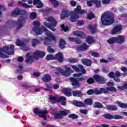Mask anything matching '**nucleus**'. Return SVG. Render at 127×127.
<instances>
[{
	"label": "nucleus",
	"mask_w": 127,
	"mask_h": 127,
	"mask_svg": "<svg viewBox=\"0 0 127 127\" xmlns=\"http://www.w3.org/2000/svg\"><path fill=\"white\" fill-rule=\"evenodd\" d=\"M33 112L35 115H38L39 117L41 116V115H48V111L47 110H41L38 108H34Z\"/></svg>",
	"instance_id": "nucleus-12"
},
{
	"label": "nucleus",
	"mask_w": 127,
	"mask_h": 127,
	"mask_svg": "<svg viewBox=\"0 0 127 127\" xmlns=\"http://www.w3.org/2000/svg\"><path fill=\"white\" fill-rule=\"evenodd\" d=\"M122 29V25H117L115 27H114L113 29L112 30L111 34H117V33H121Z\"/></svg>",
	"instance_id": "nucleus-13"
},
{
	"label": "nucleus",
	"mask_w": 127,
	"mask_h": 127,
	"mask_svg": "<svg viewBox=\"0 0 127 127\" xmlns=\"http://www.w3.org/2000/svg\"><path fill=\"white\" fill-rule=\"evenodd\" d=\"M33 4L34 5H37L38 8H41L43 6V4L40 0H34Z\"/></svg>",
	"instance_id": "nucleus-19"
},
{
	"label": "nucleus",
	"mask_w": 127,
	"mask_h": 127,
	"mask_svg": "<svg viewBox=\"0 0 127 127\" xmlns=\"http://www.w3.org/2000/svg\"><path fill=\"white\" fill-rule=\"evenodd\" d=\"M84 94L80 90L72 91V95L73 97H82Z\"/></svg>",
	"instance_id": "nucleus-23"
},
{
	"label": "nucleus",
	"mask_w": 127,
	"mask_h": 127,
	"mask_svg": "<svg viewBox=\"0 0 127 127\" xmlns=\"http://www.w3.org/2000/svg\"><path fill=\"white\" fill-rule=\"evenodd\" d=\"M117 104L120 108H122V109H127V103L125 104L122 103L121 101H117Z\"/></svg>",
	"instance_id": "nucleus-31"
},
{
	"label": "nucleus",
	"mask_w": 127,
	"mask_h": 127,
	"mask_svg": "<svg viewBox=\"0 0 127 127\" xmlns=\"http://www.w3.org/2000/svg\"><path fill=\"white\" fill-rule=\"evenodd\" d=\"M33 25L34 26L33 30L34 32H35L37 35H40L41 34H42V33L43 32V31H44L46 36L49 37H46L45 38V40H47V41H45L44 42L45 45H49L50 40H53L55 42V36L53 35L51 32L48 31V29H47V28H46L44 26H43L42 28H39V26H40V23L39 22V21H34L33 22Z\"/></svg>",
	"instance_id": "nucleus-1"
},
{
	"label": "nucleus",
	"mask_w": 127,
	"mask_h": 127,
	"mask_svg": "<svg viewBox=\"0 0 127 127\" xmlns=\"http://www.w3.org/2000/svg\"><path fill=\"white\" fill-rule=\"evenodd\" d=\"M107 42L109 44H114V43H117V38L116 37H112L107 40Z\"/></svg>",
	"instance_id": "nucleus-30"
},
{
	"label": "nucleus",
	"mask_w": 127,
	"mask_h": 127,
	"mask_svg": "<svg viewBox=\"0 0 127 127\" xmlns=\"http://www.w3.org/2000/svg\"><path fill=\"white\" fill-rule=\"evenodd\" d=\"M81 62L82 64L86 65V66H91V64H92L91 60L88 59H83L81 60Z\"/></svg>",
	"instance_id": "nucleus-21"
},
{
	"label": "nucleus",
	"mask_w": 127,
	"mask_h": 127,
	"mask_svg": "<svg viewBox=\"0 0 127 127\" xmlns=\"http://www.w3.org/2000/svg\"><path fill=\"white\" fill-rule=\"evenodd\" d=\"M18 4L21 5V6H23V7H24L25 8H30V7H31V5L22 2L21 1H18Z\"/></svg>",
	"instance_id": "nucleus-28"
},
{
	"label": "nucleus",
	"mask_w": 127,
	"mask_h": 127,
	"mask_svg": "<svg viewBox=\"0 0 127 127\" xmlns=\"http://www.w3.org/2000/svg\"><path fill=\"white\" fill-rule=\"evenodd\" d=\"M68 118L75 120L76 119H78L79 118V116L75 114H71L68 115Z\"/></svg>",
	"instance_id": "nucleus-39"
},
{
	"label": "nucleus",
	"mask_w": 127,
	"mask_h": 127,
	"mask_svg": "<svg viewBox=\"0 0 127 127\" xmlns=\"http://www.w3.org/2000/svg\"><path fill=\"white\" fill-rule=\"evenodd\" d=\"M47 21H49V22H51V24H50L47 22H44V24L49 28V29H51L52 31H56V29L54 28V27H56L57 25V21H56V20L54 19V17L52 16L48 17L46 18Z\"/></svg>",
	"instance_id": "nucleus-6"
},
{
	"label": "nucleus",
	"mask_w": 127,
	"mask_h": 127,
	"mask_svg": "<svg viewBox=\"0 0 127 127\" xmlns=\"http://www.w3.org/2000/svg\"><path fill=\"white\" fill-rule=\"evenodd\" d=\"M7 23H8V24H10V27L12 28V26H13V25H15V24H16V22L12 21H8V22H7Z\"/></svg>",
	"instance_id": "nucleus-49"
},
{
	"label": "nucleus",
	"mask_w": 127,
	"mask_h": 127,
	"mask_svg": "<svg viewBox=\"0 0 127 127\" xmlns=\"http://www.w3.org/2000/svg\"><path fill=\"white\" fill-rule=\"evenodd\" d=\"M115 75L116 77H122V73L120 72V71H116Z\"/></svg>",
	"instance_id": "nucleus-62"
},
{
	"label": "nucleus",
	"mask_w": 127,
	"mask_h": 127,
	"mask_svg": "<svg viewBox=\"0 0 127 127\" xmlns=\"http://www.w3.org/2000/svg\"><path fill=\"white\" fill-rule=\"evenodd\" d=\"M86 42L88 44H92L93 43H95L96 42V40L93 38V37L91 36H89L86 38Z\"/></svg>",
	"instance_id": "nucleus-20"
},
{
	"label": "nucleus",
	"mask_w": 127,
	"mask_h": 127,
	"mask_svg": "<svg viewBox=\"0 0 127 127\" xmlns=\"http://www.w3.org/2000/svg\"><path fill=\"white\" fill-rule=\"evenodd\" d=\"M45 56V53L39 51H36L33 54L29 52L26 55V59L25 60L26 63H29L31 64L32 62H34V60L37 61L39 60V58H43Z\"/></svg>",
	"instance_id": "nucleus-2"
},
{
	"label": "nucleus",
	"mask_w": 127,
	"mask_h": 127,
	"mask_svg": "<svg viewBox=\"0 0 127 127\" xmlns=\"http://www.w3.org/2000/svg\"><path fill=\"white\" fill-rule=\"evenodd\" d=\"M62 101H66V97L64 96H62L59 98V100L57 101L58 103H60Z\"/></svg>",
	"instance_id": "nucleus-57"
},
{
	"label": "nucleus",
	"mask_w": 127,
	"mask_h": 127,
	"mask_svg": "<svg viewBox=\"0 0 127 127\" xmlns=\"http://www.w3.org/2000/svg\"><path fill=\"white\" fill-rule=\"evenodd\" d=\"M81 10V6L80 5H78L77 6L76 8H75L74 9V12H75V13H76V12H77V13H78V12Z\"/></svg>",
	"instance_id": "nucleus-52"
},
{
	"label": "nucleus",
	"mask_w": 127,
	"mask_h": 127,
	"mask_svg": "<svg viewBox=\"0 0 127 127\" xmlns=\"http://www.w3.org/2000/svg\"><path fill=\"white\" fill-rule=\"evenodd\" d=\"M94 95H100L102 94V91H101V90L98 89V88H95L94 90Z\"/></svg>",
	"instance_id": "nucleus-46"
},
{
	"label": "nucleus",
	"mask_w": 127,
	"mask_h": 127,
	"mask_svg": "<svg viewBox=\"0 0 127 127\" xmlns=\"http://www.w3.org/2000/svg\"><path fill=\"white\" fill-rule=\"evenodd\" d=\"M70 4L71 6L74 7L77 5V2L74 0H70Z\"/></svg>",
	"instance_id": "nucleus-56"
},
{
	"label": "nucleus",
	"mask_w": 127,
	"mask_h": 127,
	"mask_svg": "<svg viewBox=\"0 0 127 127\" xmlns=\"http://www.w3.org/2000/svg\"><path fill=\"white\" fill-rule=\"evenodd\" d=\"M108 76L110 78H114L115 77V73H114L113 71H111L108 74Z\"/></svg>",
	"instance_id": "nucleus-63"
},
{
	"label": "nucleus",
	"mask_w": 127,
	"mask_h": 127,
	"mask_svg": "<svg viewBox=\"0 0 127 127\" xmlns=\"http://www.w3.org/2000/svg\"><path fill=\"white\" fill-rule=\"evenodd\" d=\"M45 115L47 114H41V115H39V117L43 119L44 121H47V116Z\"/></svg>",
	"instance_id": "nucleus-53"
},
{
	"label": "nucleus",
	"mask_w": 127,
	"mask_h": 127,
	"mask_svg": "<svg viewBox=\"0 0 127 127\" xmlns=\"http://www.w3.org/2000/svg\"><path fill=\"white\" fill-rule=\"evenodd\" d=\"M46 86L47 87L46 91H50V89H51V88H53V85L51 83H46Z\"/></svg>",
	"instance_id": "nucleus-45"
},
{
	"label": "nucleus",
	"mask_w": 127,
	"mask_h": 127,
	"mask_svg": "<svg viewBox=\"0 0 127 127\" xmlns=\"http://www.w3.org/2000/svg\"><path fill=\"white\" fill-rule=\"evenodd\" d=\"M93 78L94 80H104L105 79L104 78V77L100 76V75L98 74L94 75Z\"/></svg>",
	"instance_id": "nucleus-38"
},
{
	"label": "nucleus",
	"mask_w": 127,
	"mask_h": 127,
	"mask_svg": "<svg viewBox=\"0 0 127 127\" xmlns=\"http://www.w3.org/2000/svg\"><path fill=\"white\" fill-rule=\"evenodd\" d=\"M61 27H62V30H64L66 32V31H69V28L67 26H65L64 24L61 25Z\"/></svg>",
	"instance_id": "nucleus-48"
},
{
	"label": "nucleus",
	"mask_w": 127,
	"mask_h": 127,
	"mask_svg": "<svg viewBox=\"0 0 127 127\" xmlns=\"http://www.w3.org/2000/svg\"><path fill=\"white\" fill-rule=\"evenodd\" d=\"M78 67L81 69L82 73L83 74H86V70H85V68H84V66H83L82 64L78 65Z\"/></svg>",
	"instance_id": "nucleus-50"
},
{
	"label": "nucleus",
	"mask_w": 127,
	"mask_h": 127,
	"mask_svg": "<svg viewBox=\"0 0 127 127\" xmlns=\"http://www.w3.org/2000/svg\"><path fill=\"white\" fill-rule=\"evenodd\" d=\"M43 80H51V76L49 74H45L43 77Z\"/></svg>",
	"instance_id": "nucleus-44"
},
{
	"label": "nucleus",
	"mask_w": 127,
	"mask_h": 127,
	"mask_svg": "<svg viewBox=\"0 0 127 127\" xmlns=\"http://www.w3.org/2000/svg\"><path fill=\"white\" fill-rule=\"evenodd\" d=\"M93 108H95L96 109H103V108H104V106L101 103V102L96 101L94 102Z\"/></svg>",
	"instance_id": "nucleus-27"
},
{
	"label": "nucleus",
	"mask_w": 127,
	"mask_h": 127,
	"mask_svg": "<svg viewBox=\"0 0 127 127\" xmlns=\"http://www.w3.org/2000/svg\"><path fill=\"white\" fill-rule=\"evenodd\" d=\"M102 94L104 93V94H109V92H114L117 93V89L113 86H108L106 87V89L101 88L100 89Z\"/></svg>",
	"instance_id": "nucleus-11"
},
{
	"label": "nucleus",
	"mask_w": 127,
	"mask_h": 127,
	"mask_svg": "<svg viewBox=\"0 0 127 127\" xmlns=\"http://www.w3.org/2000/svg\"><path fill=\"white\" fill-rule=\"evenodd\" d=\"M88 28L91 30L92 34H94L97 31V26L96 25H90Z\"/></svg>",
	"instance_id": "nucleus-26"
},
{
	"label": "nucleus",
	"mask_w": 127,
	"mask_h": 127,
	"mask_svg": "<svg viewBox=\"0 0 127 127\" xmlns=\"http://www.w3.org/2000/svg\"><path fill=\"white\" fill-rule=\"evenodd\" d=\"M37 16V14H36V13L33 12L30 14V18H31V19H35Z\"/></svg>",
	"instance_id": "nucleus-42"
},
{
	"label": "nucleus",
	"mask_w": 127,
	"mask_h": 127,
	"mask_svg": "<svg viewBox=\"0 0 127 127\" xmlns=\"http://www.w3.org/2000/svg\"><path fill=\"white\" fill-rule=\"evenodd\" d=\"M25 20V18L23 17H20V18L18 20V23H23Z\"/></svg>",
	"instance_id": "nucleus-51"
},
{
	"label": "nucleus",
	"mask_w": 127,
	"mask_h": 127,
	"mask_svg": "<svg viewBox=\"0 0 127 127\" xmlns=\"http://www.w3.org/2000/svg\"><path fill=\"white\" fill-rule=\"evenodd\" d=\"M72 105H74L75 107H84L85 106L84 103L77 100L73 101L72 102Z\"/></svg>",
	"instance_id": "nucleus-25"
},
{
	"label": "nucleus",
	"mask_w": 127,
	"mask_h": 127,
	"mask_svg": "<svg viewBox=\"0 0 127 127\" xmlns=\"http://www.w3.org/2000/svg\"><path fill=\"white\" fill-rule=\"evenodd\" d=\"M32 45L33 46H36L37 44H40V41L39 40L36 39H33V41L32 42Z\"/></svg>",
	"instance_id": "nucleus-35"
},
{
	"label": "nucleus",
	"mask_w": 127,
	"mask_h": 127,
	"mask_svg": "<svg viewBox=\"0 0 127 127\" xmlns=\"http://www.w3.org/2000/svg\"><path fill=\"white\" fill-rule=\"evenodd\" d=\"M101 23L103 25H111L114 23V14L111 12H106L101 16Z\"/></svg>",
	"instance_id": "nucleus-3"
},
{
	"label": "nucleus",
	"mask_w": 127,
	"mask_h": 127,
	"mask_svg": "<svg viewBox=\"0 0 127 127\" xmlns=\"http://www.w3.org/2000/svg\"><path fill=\"white\" fill-rule=\"evenodd\" d=\"M72 85L73 87L76 89V88H79L80 87V83L79 80H71Z\"/></svg>",
	"instance_id": "nucleus-22"
},
{
	"label": "nucleus",
	"mask_w": 127,
	"mask_h": 127,
	"mask_svg": "<svg viewBox=\"0 0 127 127\" xmlns=\"http://www.w3.org/2000/svg\"><path fill=\"white\" fill-rule=\"evenodd\" d=\"M70 15H71L70 20L71 22L77 21L79 17L78 14L75 12L71 11L70 13L69 10L64 9L63 10L62 13L61 14V19H65V18L69 17Z\"/></svg>",
	"instance_id": "nucleus-4"
},
{
	"label": "nucleus",
	"mask_w": 127,
	"mask_h": 127,
	"mask_svg": "<svg viewBox=\"0 0 127 127\" xmlns=\"http://www.w3.org/2000/svg\"><path fill=\"white\" fill-rule=\"evenodd\" d=\"M47 50H48V52H49V53H55V50H54V49H53L51 48H50L49 47H48Z\"/></svg>",
	"instance_id": "nucleus-54"
},
{
	"label": "nucleus",
	"mask_w": 127,
	"mask_h": 127,
	"mask_svg": "<svg viewBox=\"0 0 127 127\" xmlns=\"http://www.w3.org/2000/svg\"><path fill=\"white\" fill-rule=\"evenodd\" d=\"M6 53L8 55H12L14 53V46L10 45V48L9 46H6L2 49H0V57L1 58H8V56H5L3 53Z\"/></svg>",
	"instance_id": "nucleus-5"
},
{
	"label": "nucleus",
	"mask_w": 127,
	"mask_h": 127,
	"mask_svg": "<svg viewBox=\"0 0 127 127\" xmlns=\"http://www.w3.org/2000/svg\"><path fill=\"white\" fill-rule=\"evenodd\" d=\"M84 103L88 106H91V105H93V100L90 98H86L84 100Z\"/></svg>",
	"instance_id": "nucleus-29"
},
{
	"label": "nucleus",
	"mask_w": 127,
	"mask_h": 127,
	"mask_svg": "<svg viewBox=\"0 0 127 127\" xmlns=\"http://www.w3.org/2000/svg\"><path fill=\"white\" fill-rule=\"evenodd\" d=\"M93 3H94L93 0H88L87 2V4L88 6H92V5H93Z\"/></svg>",
	"instance_id": "nucleus-58"
},
{
	"label": "nucleus",
	"mask_w": 127,
	"mask_h": 127,
	"mask_svg": "<svg viewBox=\"0 0 127 127\" xmlns=\"http://www.w3.org/2000/svg\"><path fill=\"white\" fill-rule=\"evenodd\" d=\"M46 59L47 61H50V60H55V57L53 55H48L46 57Z\"/></svg>",
	"instance_id": "nucleus-34"
},
{
	"label": "nucleus",
	"mask_w": 127,
	"mask_h": 127,
	"mask_svg": "<svg viewBox=\"0 0 127 127\" xmlns=\"http://www.w3.org/2000/svg\"><path fill=\"white\" fill-rule=\"evenodd\" d=\"M88 49V45L86 43H84L82 46L77 48V50L79 51H85Z\"/></svg>",
	"instance_id": "nucleus-24"
},
{
	"label": "nucleus",
	"mask_w": 127,
	"mask_h": 127,
	"mask_svg": "<svg viewBox=\"0 0 127 127\" xmlns=\"http://www.w3.org/2000/svg\"><path fill=\"white\" fill-rule=\"evenodd\" d=\"M96 82L99 85H104V84H106V80H96Z\"/></svg>",
	"instance_id": "nucleus-47"
},
{
	"label": "nucleus",
	"mask_w": 127,
	"mask_h": 127,
	"mask_svg": "<svg viewBox=\"0 0 127 127\" xmlns=\"http://www.w3.org/2000/svg\"><path fill=\"white\" fill-rule=\"evenodd\" d=\"M55 60H58L60 63H62L64 61V58L63 57V54L62 53H59L57 54L55 56Z\"/></svg>",
	"instance_id": "nucleus-14"
},
{
	"label": "nucleus",
	"mask_w": 127,
	"mask_h": 127,
	"mask_svg": "<svg viewBox=\"0 0 127 127\" xmlns=\"http://www.w3.org/2000/svg\"><path fill=\"white\" fill-rule=\"evenodd\" d=\"M68 61L70 62V63L74 64V63H77V62H78V60L76 59H74L73 58H70L68 59Z\"/></svg>",
	"instance_id": "nucleus-40"
},
{
	"label": "nucleus",
	"mask_w": 127,
	"mask_h": 127,
	"mask_svg": "<svg viewBox=\"0 0 127 127\" xmlns=\"http://www.w3.org/2000/svg\"><path fill=\"white\" fill-rule=\"evenodd\" d=\"M64 67L65 69V70H63V69L60 67H56V70L58 71L60 73H61L63 76L65 77H69L71 73H73V70L71 68L67 67L66 65H64Z\"/></svg>",
	"instance_id": "nucleus-7"
},
{
	"label": "nucleus",
	"mask_w": 127,
	"mask_h": 127,
	"mask_svg": "<svg viewBox=\"0 0 127 127\" xmlns=\"http://www.w3.org/2000/svg\"><path fill=\"white\" fill-rule=\"evenodd\" d=\"M25 13H26V11H25V10L16 8L12 11L11 13V15L13 17H16V16H17V15H19V14L23 15V14H25Z\"/></svg>",
	"instance_id": "nucleus-10"
},
{
	"label": "nucleus",
	"mask_w": 127,
	"mask_h": 127,
	"mask_svg": "<svg viewBox=\"0 0 127 127\" xmlns=\"http://www.w3.org/2000/svg\"><path fill=\"white\" fill-rule=\"evenodd\" d=\"M116 43H119V44H122L125 42V37L122 35H119L116 37Z\"/></svg>",
	"instance_id": "nucleus-18"
},
{
	"label": "nucleus",
	"mask_w": 127,
	"mask_h": 127,
	"mask_svg": "<svg viewBox=\"0 0 127 127\" xmlns=\"http://www.w3.org/2000/svg\"><path fill=\"white\" fill-rule=\"evenodd\" d=\"M68 112L65 111H60L59 113L56 112L54 113V118L56 120H62L63 117L67 116Z\"/></svg>",
	"instance_id": "nucleus-9"
},
{
	"label": "nucleus",
	"mask_w": 127,
	"mask_h": 127,
	"mask_svg": "<svg viewBox=\"0 0 127 127\" xmlns=\"http://www.w3.org/2000/svg\"><path fill=\"white\" fill-rule=\"evenodd\" d=\"M33 75L34 77H39L41 75V73L40 72H35L33 73Z\"/></svg>",
	"instance_id": "nucleus-61"
},
{
	"label": "nucleus",
	"mask_w": 127,
	"mask_h": 127,
	"mask_svg": "<svg viewBox=\"0 0 127 127\" xmlns=\"http://www.w3.org/2000/svg\"><path fill=\"white\" fill-rule=\"evenodd\" d=\"M71 91H72V90L69 88H64L62 90L63 93H64L66 97H71V96H72Z\"/></svg>",
	"instance_id": "nucleus-15"
},
{
	"label": "nucleus",
	"mask_w": 127,
	"mask_h": 127,
	"mask_svg": "<svg viewBox=\"0 0 127 127\" xmlns=\"http://www.w3.org/2000/svg\"><path fill=\"white\" fill-rule=\"evenodd\" d=\"M79 112L81 114H83V115H87L88 114V111L86 109L80 110Z\"/></svg>",
	"instance_id": "nucleus-59"
},
{
	"label": "nucleus",
	"mask_w": 127,
	"mask_h": 127,
	"mask_svg": "<svg viewBox=\"0 0 127 127\" xmlns=\"http://www.w3.org/2000/svg\"><path fill=\"white\" fill-rule=\"evenodd\" d=\"M87 18L88 19H92V18H94V14H93V13H90L88 14Z\"/></svg>",
	"instance_id": "nucleus-60"
},
{
	"label": "nucleus",
	"mask_w": 127,
	"mask_h": 127,
	"mask_svg": "<svg viewBox=\"0 0 127 127\" xmlns=\"http://www.w3.org/2000/svg\"><path fill=\"white\" fill-rule=\"evenodd\" d=\"M102 117H103V118H105V119H106V120H122L123 119V118L124 117H123V116H121V115H112L109 114H103L102 115Z\"/></svg>",
	"instance_id": "nucleus-8"
},
{
	"label": "nucleus",
	"mask_w": 127,
	"mask_h": 127,
	"mask_svg": "<svg viewBox=\"0 0 127 127\" xmlns=\"http://www.w3.org/2000/svg\"><path fill=\"white\" fill-rule=\"evenodd\" d=\"M16 44L17 46H24V44L20 41L19 39H17L16 42Z\"/></svg>",
	"instance_id": "nucleus-43"
},
{
	"label": "nucleus",
	"mask_w": 127,
	"mask_h": 127,
	"mask_svg": "<svg viewBox=\"0 0 127 127\" xmlns=\"http://www.w3.org/2000/svg\"><path fill=\"white\" fill-rule=\"evenodd\" d=\"M73 35H75V36H78V37H80V38H85V37H86V35H85V33L80 31H74L73 32Z\"/></svg>",
	"instance_id": "nucleus-16"
},
{
	"label": "nucleus",
	"mask_w": 127,
	"mask_h": 127,
	"mask_svg": "<svg viewBox=\"0 0 127 127\" xmlns=\"http://www.w3.org/2000/svg\"><path fill=\"white\" fill-rule=\"evenodd\" d=\"M65 44H66V42L63 39H61V41H60V47L62 49L64 48L65 46Z\"/></svg>",
	"instance_id": "nucleus-33"
},
{
	"label": "nucleus",
	"mask_w": 127,
	"mask_h": 127,
	"mask_svg": "<svg viewBox=\"0 0 127 127\" xmlns=\"http://www.w3.org/2000/svg\"><path fill=\"white\" fill-rule=\"evenodd\" d=\"M96 7H101V2L98 0H92Z\"/></svg>",
	"instance_id": "nucleus-37"
},
{
	"label": "nucleus",
	"mask_w": 127,
	"mask_h": 127,
	"mask_svg": "<svg viewBox=\"0 0 127 127\" xmlns=\"http://www.w3.org/2000/svg\"><path fill=\"white\" fill-rule=\"evenodd\" d=\"M106 109L107 111L113 112L114 111H118V107L114 105H108L106 106Z\"/></svg>",
	"instance_id": "nucleus-17"
},
{
	"label": "nucleus",
	"mask_w": 127,
	"mask_h": 127,
	"mask_svg": "<svg viewBox=\"0 0 127 127\" xmlns=\"http://www.w3.org/2000/svg\"><path fill=\"white\" fill-rule=\"evenodd\" d=\"M50 1L53 3L55 7H57L59 5V2L56 0H50Z\"/></svg>",
	"instance_id": "nucleus-41"
},
{
	"label": "nucleus",
	"mask_w": 127,
	"mask_h": 127,
	"mask_svg": "<svg viewBox=\"0 0 127 127\" xmlns=\"http://www.w3.org/2000/svg\"><path fill=\"white\" fill-rule=\"evenodd\" d=\"M50 100H51V101H56V102H57V101H58V100H57V98H56V97L51 96H50Z\"/></svg>",
	"instance_id": "nucleus-64"
},
{
	"label": "nucleus",
	"mask_w": 127,
	"mask_h": 127,
	"mask_svg": "<svg viewBox=\"0 0 127 127\" xmlns=\"http://www.w3.org/2000/svg\"><path fill=\"white\" fill-rule=\"evenodd\" d=\"M86 94H87L88 95H93V94H94V89H89L87 90Z\"/></svg>",
	"instance_id": "nucleus-55"
},
{
	"label": "nucleus",
	"mask_w": 127,
	"mask_h": 127,
	"mask_svg": "<svg viewBox=\"0 0 127 127\" xmlns=\"http://www.w3.org/2000/svg\"><path fill=\"white\" fill-rule=\"evenodd\" d=\"M118 88L119 90L121 91H124V90H126L127 89V83H124L123 86H118Z\"/></svg>",
	"instance_id": "nucleus-36"
},
{
	"label": "nucleus",
	"mask_w": 127,
	"mask_h": 127,
	"mask_svg": "<svg viewBox=\"0 0 127 127\" xmlns=\"http://www.w3.org/2000/svg\"><path fill=\"white\" fill-rule=\"evenodd\" d=\"M90 54H91V56H93V57H100V54L98 53H97L96 52H94L93 51H90L89 52Z\"/></svg>",
	"instance_id": "nucleus-32"
}]
</instances>
